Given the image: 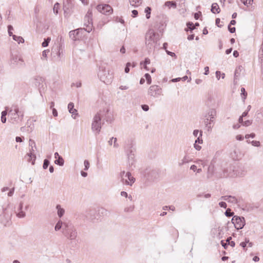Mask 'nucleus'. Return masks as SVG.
Here are the masks:
<instances>
[{"mask_svg":"<svg viewBox=\"0 0 263 263\" xmlns=\"http://www.w3.org/2000/svg\"><path fill=\"white\" fill-rule=\"evenodd\" d=\"M164 6L167 7L169 9L171 8L175 9L177 7V4L174 1H167L164 3Z\"/></svg>","mask_w":263,"mask_h":263,"instance_id":"b1692460","label":"nucleus"},{"mask_svg":"<svg viewBox=\"0 0 263 263\" xmlns=\"http://www.w3.org/2000/svg\"><path fill=\"white\" fill-rule=\"evenodd\" d=\"M10 65L13 68L22 67L25 63L23 59L17 56H13L10 60Z\"/></svg>","mask_w":263,"mask_h":263,"instance_id":"9b49d317","label":"nucleus"},{"mask_svg":"<svg viewBox=\"0 0 263 263\" xmlns=\"http://www.w3.org/2000/svg\"><path fill=\"white\" fill-rule=\"evenodd\" d=\"M240 1L243 3V4L245 5L248 6L249 5H250L251 3V2L253 1V0H240Z\"/></svg>","mask_w":263,"mask_h":263,"instance_id":"49530a36","label":"nucleus"},{"mask_svg":"<svg viewBox=\"0 0 263 263\" xmlns=\"http://www.w3.org/2000/svg\"><path fill=\"white\" fill-rule=\"evenodd\" d=\"M144 77L145 78V79L146 80L147 83L148 84H150L152 83V79H151V77L149 75V74H148V73L145 74Z\"/></svg>","mask_w":263,"mask_h":263,"instance_id":"4c0bfd02","label":"nucleus"},{"mask_svg":"<svg viewBox=\"0 0 263 263\" xmlns=\"http://www.w3.org/2000/svg\"><path fill=\"white\" fill-rule=\"evenodd\" d=\"M54 163L60 166H63L64 163V160L61 156H59L58 159L54 161Z\"/></svg>","mask_w":263,"mask_h":263,"instance_id":"c756f323","label":"nucleus"},{"mask_svg":"<svg viewBox=\"0 0 263 263\" xmlns=\"http://www.w3.org/2000/svg\"><path fill=\"white\" fill-rule=\"evenodd\" d=\"M258 56L259 59H263V41L261 47L259 50Z\"/></svg>","mask_w":263,"mask_h":263,"instance_id":"58836bf2","label":"nucleus"},{"mask_svg":"<svg viewBox=\"0 0 263 263\" xmlns=\"http://www.w3.org/2000/svg\"><path fill=\"white\" fill-rule=\"evenodd\" d=\"M62 226L63 227V229L64 231V233L65 232V229H68V228H69L70 227H74L71 224H69L68 223L66 222L63 223Z\"/></svg>","mask_w":263,"mask_h":263,"instance_id":"a19ab883","label":"nucleus"},{"mask_svg":"<svg viewBox=\"0 0 263 263\" xmlns=\"http://www.w3.org/2000/svg\"><path fill=\"white\" fill-rule=\"evenodd\" d=\"M97 211L95 210H90L88 213L87 217L91 221L94 222L96 219H97Z\"/></svg>","mask_w":263,"mask_h":263,"instance_id":"a211bd4d","label":"nucleus"},{"mask_svg":"<svg viewBox=\"0 0 263 263\" xmlns=\"http://www.w3.org/2000/svg\"><path fill=\"white\" fill-rule=\"evenodd\" d=\"M49 163H50V162L47 159H45L44 160V163H43V167L44 169H47L48 166H49Z\"/></svg>","mask_w":263,"mask_h":263,"instance_id":"79ce46f5","label":"nucleus"},{"mask_svg":"<svg viewBox=\"0 0 263 263\" xmlns=\"http://www.w3.org/2000/svg\"><path fill=\"white\" fill-rule=\"evenodd\" d=\"M240 91L242 100L243 102H245V100L247 97V92L246 91L245 88L244 87H241Z\"/></svg>","mask_w":263,"mask_h":263,"instance_id":"c85d7f7f","label":"nucleus"},{"mask_svg":"<svg viewBox=\"0 0 263 263\" xmlns=\"http://www.w3.org/2000/svg\"><path fill=\"white\" fill-rule=\"evenodd\" d=\"M117 139L116 138H114V146L115 147H118L119 146V144L117 143Z\"/></svg>","mask_w":263,"mask_h":263,"instance_id":"69168bd1","label":"nucleus"},{"mask_svg":"<svg viewBox=\"0 0 263 263\" xmlns=\"http://www.w3.org/2000/svg\"><path fill=\"white\" fill-rule=\"evenodd\" d=\"M228 30L230 31V33H234L235 32L236 29L235 27H231L230 25L228 26Z\"/></svg>","mask_w":263,"mask_h":263,"instance_id":"de8ad7c7","label":"nucleus"},{"mask_svg":"<svg viewBox=\"0 0 263 263\" xmlns=\"http://www.w3.org/2000/svg\"><path fill=\"white\" fill-rule=\"evenodd\" d=\"M104 111V114L105 113L106 114H107V115L105 116V120L106 121V122H111L112 121V114H111V112H109V110H107L106 111Z\"/></svg>","mask_w":263,"mask_h":263,"instance_id":"bb28decb","label":"nucleus"},{"mask_svg":"<svg viewBox=\"0 0 263 263\" xmlns=\"http://www.w3.org/2000/svg\"><path fill=\"white\" fill-rule=\"evenodd\" d=\"M201 13L200 12H197V13H195L194 14V18L196 19V20H198L200 16V15H201Z\"/></svg>","mask_w":263,"mask_h":263,"instance_id":"bf43d9fd","label":"nucleus"},{"mask_svg":"<svg viewBox=\"0 0 263 263\" xmlns=\"http://www.w3.org/2000/svg\"><path fill=\"white\" fill-rule=\"evenodd\" d=\"M160 37L159 33L155 32L153 29H149L145 35V44L149 49L154 48Z\"/></svg>","mask_w":263,"mask_h":263,"instance_id":"7ed1b4c3","label":"nucleus"},{"mask_svg":"<svg viewBox=\"0 0 263 263\" xmlns=\"http://www.w3.org/2000/svg\"><path fill=\"white\" fill-rule=\"evenodd\" d=\"M104 110H100L93 117L91 123V129L98 135L101 131V119L104 115Z\"/></svg>","mask_w":263,"mask_h":263,"instance_id":"39448f33","label":"nucleus"},{"mask_svg":"<svg viewBox=\"0 0 263 263\" xmlns=\"http://www.w3.org/2000/svg\"><path fill=\"white\" fill-rule=\"evenodd\" d=\"M199 133H200V132L198 130V129H195L193 131V135L197 137L199 134Z\"/></svg>","mask_w":263,"mask_h":263,"instance_id":"0e129e2a","label":"nucleus"},{"mask_svg":"<svg viewBox=\"0 0 263 263\" xmlns=\"http://www.w3.org/2000/svg\"><path fill=\"white\" fill-rule=\"evenodd\" d=\"M62 226H63L62 221L61 220L58 221V222L57 223V224H55V226L54 227L55 230L56 231L60 230L61 229Z\"/></svg>","mask_w":263,"mask_h":263,"instance_id":"72a5a7b5","label":"nucleus"},{"mask_svg":"<svg viewBox=\"0 0 263 263\" xmlns=\"http://www.w3.org/2000/svg\"><path fill=\"white\" fill-rule=\"evenodd\" d=\"M98 11L105 15H109L112 12V8L108 4L98 5L97 6Z\"/></svg>","mask_w":263,"mask_h":263,"instance_id":"f8f14e48","label":"nucleus"},{"mask_svg":"<svg viewBox=\"0 0 263 263\" xmlns=\"http://www.w3.org/2000/svg\"><path fill=\"white\" fill-rule=\"evenodd\" d=\"M85 21L87 22L88 24L87 25V26L88 27V29L86 30L88 32L91 30V26L92 24V12L91 10H88L86 15L85 16L84 18Z\"/></svg>","mask_w":263,"mask_h":263,"instance_id":"2eb2a0df","label":"nucleus"},{"mask_svg":"<svg viewBox=\"0 0 263 263\" xmlns=\"http://www.w3.org/2000/svg\"><path fill=\"white\" fill-rule=\"evenodd\" d=\"M84 166H85L84 170L85 171L88 170L90 166V164H89V161L87 160H85L84 162Z\"/></svg>","mask_w":263,"mask_h":263,"instance_id":"c03bdc74","label":"nucleus"},{"mask_svg":"<svg viewBox=\"0 0 263 263\" xmlns=\"http://www.w3.org/2000/svg\"><path fill=\"white\" fill-rule=\"evenodd\" d=\"M252 144L254 146H259L260 145V142L258 141H252Z\"/></svg>","mask_w":263,"mask_h":263,"instance_id":"603ef678","label":"nucleus"},{"mask_svg":"<svg viewBox=\"0 0 263 263\" xmlns=\"http://www.w3.org/2000/svg\"><path fill=\"white\" fill-rule=\"evenodd\" d=\"M191 161L192 159L190 158V157L187 155L186 154L183 157L182 159L179 160L178 166H182L183 165L191 162Z\"/></svg>","mask_w":263,"mask_h":263,"instance_id":"6ab92c4d","label":"nucleus"},{"mask_svg":"<svg viewBox=\"0 0 263 263\" xmlns=\"http://www.w3.org/2000/svg\"><path fill=\"white\" fill-rule=\"evenodd\" d=\"M60 8V4L59 3H56L53 7V12L55 15H57L58 14L59 9Z\"/></svg>","mask_w":263,"mask_h":263,"instance_id":"f704fd0d","label":"nucleus"},{"mask_svg":"<svg viewBox=\"0 0 263 263\" xmlns=\"http://www.w3.org/2000/svg\"><path fill=\"white\" fill-rule=\"evenodd\" d=\"M134 208V206H130L129 208H125L124 210H125V212H132L133 211Z\"/></svg>","mask_w":263,"mask_h":263,"instance_id":"5fc2aeb1","label":"nucleus"},{"mask_svg":"<svg viewBox=\"0 0 263 263\" xmlns=\"http://www.w3.org/2000/svg\"><path fill=\"white\" fill-rule=\"evenodd\" d=\"M228 202H230L234 204H236L237 203V199L235 196H228Z\"/></svg>","mask_w":263,"mask_h":263,"instance_id":"473e14b6","label":"nucleus"},{"mask_svg":"<svg viewBox=\"0 0 263 263\" xmlns=\"http://www.w3.org/2000/svg\"><path fill=\"white\" fill-rule=\"evenodd\" d=\"M13 39L16 41L18 44H20L21 43H24V39L20 36H16L15 35H13Z\"/></svg>","mask_w":263,"mask_h":263,"instance_id":"7c9ffc66","label":"nucleus"},{"mask_svg":"<svg viewBox=\"0 0 263 263\" xmlns=\"http://www.w3.org/2000/svg\"><path fill=\"white\" fill-rule=\"evenodd\" d=\"M232 222L234 224L235 228L237 230L242 229L246 224L245 218L238 216L233 217Z\"/></svg>","mask_w":263,"mask_h":263,"instance_id":"1a4fd4ad","label":"nucleus"},{"mask_svg":"<svg viewBox=\"0 0 263 263\" xmlns=\"http://www.w3.org/2000/svg\"><path fill=\"white\" fill-rule=\"evenodd\" d=\"M219 205L220 207L226 209L227 208V203L225 202L221 201L219 203Z\"/></svg>","mask_w":263,"mask_h":263,"instance_id":"3c124183","label":"nucleus"},{"mask_svg":"<svg viewBox=\"0 0 263 263\" xmlns=\"http://www.w3.org/2000/svg\"><path fill=\"white\" fill-rule=\"evenodd\" d=\"M50 40V38H47V39H45L42 44V46L44 47H47L49 44Z\"/></svg>","mask_w":263,"mask_h":263,"instance_id":"37998d69","label":"nucleus"},{"mask_svg":"<svg viewBox=\"0 0 263 263\" xmlns=\"http://www.w3.org/2000/svg\"><path fill=\"white\" fill-rule=\"evenodd\" d=\"M194 148L197 151H200L201 148V147L199 145L197 144V143H196L195 142L194 143Z\"/></svg>","mask_w":263,"mask_h":263,"instance_id":"680f3d73","label":"nucleus"},{"mask_svg":"<svg viewBox=\"0 0 263 263\" xmlns=\"http://www.w3.org/2000/svg\"><path fill=\"white\" fill-rule=\"evenodd\" d=\"M121 195L122 196H123V197H125L126 198H127L128 197V194L126 192H124V191H122L121 192Z\"/></svg>","mask_w":263,"mask_h":263,"instance_id":"774afa93","label":"nucleus"},{"mask_svg":"<svg viewBox=\"0 0 263 263\" xmlns=\"http://www.w3.org/2000/svg\"><path fill=\"white\" fill-rule=\"evenodd\" d=\"M29 153H34L36 149V144L34 140L30 139L29 141Z\"/></svg>","mask_w":263,"mask_h":263,"instance_id":"4be33fe9","label":"nucleus"},{"mask_svg":"<svg viewBox=\"0 0 263 263\" xmlns=\"http://www.w3.org/2000/svg\"><path fill=\"white\" fill-rule=\"evenodd\" d=\"M11 216V214L9 213L7 209H4L3 213L0 215L1 222L5 226L9 222Z\"/></svg>","mask_w":263,"mask_h":263,"instance_id":"ddd939ff","label":"nucleus"},{"mask_svg":"<svg viewBox=\"0 0 263 263\" xmlns=\"http://www.w3.org/2000/svg\"><path fill=\"white\" fill-rule=\"evenodd\" d=\"M7 114L8 115V111H7V109H6L5 110H4L2 112L1 116L6 117Z\"/></svg>","mask_w":263,"mask_h":263,"instance_id":"338daca9","label":"nucleus"},{"mask_svg":"<svg viewBox=\"0 0 263 263\" xmlns=\"http://www.w3.org/2000/svg\"><path fill=\"white\" fill-rule=\"evenodd\" d=\"M78 35V31L77 30H72L69 32V36L72 40L75 41L77 39V35Z\"/></svg>","mask_w":263,"mask_h":263,"instance_id":"a878e982","label":"nucleus"},{"mask_svg":"<svg viewBox=\"0 0 263 263\" xmlns=\"http://www.w3.org/2000/svg\"><path fill=\"white\" fill-rule=\"evenodd\" d=\"M233 214L234 213L231 212V210L230 209H228L225 212V215L227 217H231Z\"/></svg>","mask_w":263,"mask_h":263,"instance_id":"ea45409f","label":"nucleus"},{"mask_svg":"<svg viewBox=\"0 0 263 263\" xmlns=\"http://www.w3.org/2000/svg\"><path fill=\"white\" fill-rule=\"evenodd\" d=\"M151 8L149 7H147L145 9V12L146 13V17L148 19L151 17Z\"/></svg>","mask_w":263,"mask_h":263,"instance_id":"e433bc0d","label":"nucleus"},{"mask_svg":"<svg viewBox=\"0 0 263 263\" xmlns=\"http://www.w3.org/2000/svg\"><path fill=\"white\" fill-rule=\"evenodd\" d=\"M166 52L167 53V54L168 55H171V57H176V54L175 53L173 52H171V51H168L167 50H166Z\"/></svg>","mask_w":263,"mask_h":263,"instance_id":"052dcab7","label":"nucleus"},{"mask_svg":"<svg viewBox=\"0 0 263 263\" xmlns=\"http://www.w3.org/2000/svg\"><path fill=\"white\" fill-rule=\"evenodd\" d=\"M242 67L239 66L236 68L234 73V85L237 84L238 81L239 80V77L241 74V72L242 70Z\"/></svg>","mask_w":263,"mask_h":263,"instance_id":"f3484780","label":"nucleus"},{"mask_svg":"<svg viewBox=\"0 0 263 263\" xmlns=\"http://www.w3.org/2000/svg\"><path fill=\"white\" fill-rule=\"evenodd\" d=\"M130 4L134 7H138L141 4V0H129Z\"/></svg>","mask_w":263,"mask_h":263,"instance_id":"cd10ccee","label":"nucleus"},{"mask_svg":"<svg viewBox=\"0 0 263 263\" xmlns=\"http://www.w3.org/2000/svg\"><path fill=\"white\" fill-rule=\"evenodd\" d=\"M211 10L214 14L219 13L220 11V8L217 3H213L212 5Z\"/></svg>","mask_w":263,"mask_h":263,"instance_id":"5701e85b","label":"nucleus"},{"mask_svg":"<svg viewBox=\"0 0 263 263\" xmlns=\"http://www.w3.org/2000/svg\"><path fill=\"white\" fill-rule=\"evenodd\" d=\"M68 111L70 114H72V117L76 119V116L78 115V111L77 109L74 108V104L72 102H70L68 105Z\"/></svg>","mask_w":263,"mask_h":263,"instance_id":"aec40b11","label":"nucleus"},{"mask_svg":"<svg viewBox=\"0 0 263 263\" xmlns=\"http://www.w3.org/2000/svg\"><path fill=\"white\" fill-rule=\"evenodd\" d=\"M134 143L133 141L128 140L125 145L124 149L127 156L129 165L132 166L134 164L135 153L136 149L134 147Z\"/></svg>","mask_w":263,"mask_h":263,"instance_id":"20e7f679","label":"nucleus"},{"mask_svg":"<svg viewBox=\"0 0 263 263\" xmlns=\"http://www.w3.org/2000/svg\"><path fill=\"white\" fill-rule=\"evenodd\" d=\"M28 158H27V161L31 162L32 164H34L35 161L36 159V156L34 153H29L26 155Z\"/></svg>","mask_w":263,"mask_h":263,"instance_id":"412c9836","label":"nucleus"},{"mask_svg":"<svg viewBox=\"0 0 263 263\" xmlns=\"http://www.w3.org/2000/svg\"><path fill=\"white\" fill-rule=\"evenodd\" d=\"M187 26V29H185V30L187 31L189 30L192 32L194 29H195V27L194 26V25L192 22H189L186 24Z\"/></svg>","mask_w":263,"mask_h":263,"instance_id":"2f4dec72","label":"nucleus"},{"mask_svg":"<svg viewBox=\"0 0 263 263\" xmlns=\"http://www.w3.org/2000/svg\"><path fill=\"white\" fill-rule=\"evenodd\" d=\"M49 52V50H45L42 52V57L46 58L47 57V54Z\"/></svg>","mask_w":263,"mask_h":263,"instance_id":"864d4df0","label":"nucleus"},{"mask_svg":"<svg viewBox=\"0 0 263 263\" xmlns=\"http://www.w3.org/2000/svg\"><path fill=\"white\" fill-rule=\"evenodd\" d=\"M23 209V202L21 201L17 210L15 211L16 216L20 218H23L26 216V213Z\"/></svg>","mask_w":263,"mask_h":263,"instance_id":"dca6fc26","label":"nucleus"},{"mask_svg":"<svg viewBox=\"0 0 263 263\" xmlns=\"http://www.w3.org/2000/svg\"><path fill=\"white\" fill-rule=\"evenodd\" d=\"M64 235L69 240H73L77 237L78 233L74 227H70L68 229H65Z\"/></svg>","mask_w":263,"mask_h":263,"instance_id":"9d476101","label":"nucleus"},{"mask_svg":"<svg viewBox=\"0 0 263 263\" xmlns=\"http://www.w3.org/2000/svg\"><path fill=\"white\" fill-rule=\"evenodd\" d=\"M131 65L132 64L130 62L127 63L124 70L125 73H127L129 72L130 70L129 67L131 66Z\"/></svg>","mask_w":263,"mask_h":263,"instance_id":"a18cd8bd","label":"nucleus"},{"mask_svg":"<svg viewBox=\"0 0 263 263\" xmlns=\"http://www.w3.org/2000/svg\"><path fill=\"white\" fill-rule=\"evenodd\" d=\"M98 76L101 81L106 84H110L113 79L112 73H110L108 70L106 69L104 67H101L98 72Z\"/></svg>","mask_w":263,"mask_h":263,"instance_id":"423d86ee","label":"nucleus"},{"mask_svg":"<svg viewBox=\"0 0 263 263\" xmlns=\"http://www.w3.org/2000/svg\"><path fill=\"white\" fill-rule=\"evenodd\" d=\"M229 175V174L227 173V171L226 170H223V174L220 175V177H226Z\"/></svg>","mask_w":263,"mask_h":263,"instance_id":"13d9d810","label":"nucleus"},{"mask_svg":"<svg viewBox=\"0 0 263 263\" xmlns=\"http://www.w3.org/2000/svg\"><path fill=\"white\" fill-rule=\"evenodd\" d=\"M120 176L122 182L127 185H132L135 181V179L129 172L125 173V171H122L121 172Z\"/></svg>","mask_w":263,"mask_h":263,"instance_id":"6e6552de","label":"nucleus"},{"mask_svg":"<svg viewBox=\"0 0 263 263\" xmlns=\"http://www.w3.org/2000/svg\"><path fill=\"white\" fill-rule=\"evenodd\" d=\"M132 16L133 17H136L137 16L138 14V11L136 10H133L132 11Z\"/></svg>","mask_w":263,"mask_h":263,"instance_id":"4d7b16f0","label":"nucleus"},{"mask_svg":"<svg viewBox=\"0 0 263 263\" xmlns=\"http://www.w3.org/2000/svg\"><path fill=\"white\" fill-rule=\"evenodd\" d=\"M251 124H252V121H250V120H247V121H245L243 123V125L245 126H248L250 125Z\"/></svg>","mask_w":263,"mask_h":263,"instance_id":"8fccbe9b","label":"nucleus"},{"mask_svg":"<svg viewBox=\"0 0 263 263\" xmlns=\"http://www.w3.org/2000/svg\"><path fill=\"white\" fill-rule=\"evenodd\" d=\"M144 175L147 179L153 180L158 177V174L155 170L146 169L144 172Z\"/></svg>","mask_w":263,"mask_h":263,"instance_id":"4468645a","label":"nucleus"},{"mask_svg":"<svg viewBox=\"0 0 263 263\" xmlns=\"http://www.w3.org/2000/svg\"><path fill=\"white\" fill-rule=\"evenodd\" d=\"M141 108L145 111H147L149 110V106L146 104L142 105Z\"/></svg>","mask_w":263,"mask_h":263,"instance_id":"09e8293b","label":"nucleus"},{"mask_svg":"<svg viewBox=\"0 0 263 263\" xmlns=\"http://www.w3.org/2000/svg\"><path fill=\"white\" fill-rule=\"evenodd\" d=\"M14 188L13 187L8 193V196H10V197L12 196L14 194Z\"/></svg>","mask_w":263,"mask_h":263,"instance_id":"6e6d98bb","label":"nucleus"},{"mask_svg":"<svg viewBox=\"0 0 263 263\" xmlns=\"http://www.w3.org/2000/svg\"><path fill=\"white\" fill-rule=\"evenodd\" d=\"M202 132L201 130L200 131V133H199V135L198 136V137L197 138V139L195 140V143H199V144H201L203 142V140L201 138V137H202Z\"/></svg>","mask_w":263,"mask_h":263,"instance_id":"c9c22d12","label":"nucleus"},{"mask_svg":"<svg viewBox=\"0 0 263 263\" xmlns=\"http://www.w3.org/2000/svg\"><path fill=\"white\" fill-rule=\"evenodd\" d=\"M216 117V110L214 108L208 109L203 115V122L208 132L212 130Z\"/></svg>","mask_w":263,"mask_h":263,"instance_id":"f03ea898","label":"nucleus"},{"mask_svg":"<svg viewBox=\"0 0 263 263\" xmlns=\"http://www.w3.org/2000/svg\"><path fill=\"white\" fill-rule=\"evenodd\" d=\"M162 88L157 85H153L149 87L147 93L151 97L156 98L162 95Z\"/></svg>","mask_w":263,"mask_h":263,"instance_id":"0eeeda50","label":"nucleus"},{"mask_svg":"<svg viewBox=\"0 0 263 263\" xmlns=\"http://www.w3.org/2000/svg\"><path fill=\"white\" fill-rule=\"evenodd\" d=\"M8 117L9 121L11 123L18 124L23 120L24 111L17 106H13L8 111Z\"/></svg>","mask_w":263,"mask_h":263,"instance_id":"f257e3e1","label":"nucleus"},{"mask_svg":"<svg viewBox=\"0 0 263 263\" xmlns=\"http://www.w3.org/2000/svg\"><path fill=\"white\" fill-rule=\"evenodd\" d=\"M56 209L58 210V215L59 217H62L64 213H65V210L61 208V206L60 204H58L56 206Z\"/></svg>","mask_w":263,"mask_h":263,"instance_id":"393cba45","label":"nucleus"},{"mask_svg":"<svg viewBox=\"0 0 263 263\" xmlns=\"http://www.w3.org/2000/svg\"><path fill=\"white\" fill-rule=\"evenodd\" d=\"M52 114H53V116L54 117H57L58 116V111L56 110V109L54 108H52Z\"/></svg>","mask_w":263,"mask_h":263,"instance_id":"e2e57ef3","label":"nucleus"}]
</instances>
